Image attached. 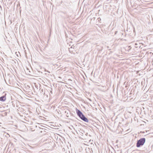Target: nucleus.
Wrapping results in <instances>:
<instances>
[{
    "instance_id": "f257e3e1",
    "label": "nucleus",
    "mask_w": 153,
    "mask_h": 153,
    "mask_svg": "<svg viewBox=\"0 0 153 153\" xmlns=\"http://www.w3.org/2000/svg\"><path fill=\"white\" fill-rule=\"evenodd\" d=\"M146 141L145 138H143L140 139L137 141L136 144V146L137 147H139L143 145Z\"/></svg>"
},
{
    "instance_id": "f03ea898",
    "label": "nucleus",
    "mask_w": 153,
    "mask_h": 153,
    "mask_svg": "<svg viewBox=\"0 0 153 153\" xmlns=\"http://www.w3.org/2000/svg\"><path fill=\"white\" fill-rule=\"evenodd\" d=\"M76 111L77 115L80 118L83 115L82 113L79 110L77 109V108H76Z\"/></svg>"
},
{
    "instance_id": "7ed1b4c3",
    "label": "nucleus",
    "mask_w": 153,
    "mask_h": 153,
    "mask_svg": "<svg viewBox=\"0 0 153 153\" xmlns=\"http://www.w3.org/2000/svg\"><path fill=\"white\" fill-rule=\"evenodd\" d=\"M82 120L85 122L88 123V120L84 115L80 118Z\"/></svg>"
},
{
    "instance_id": "20e7f679",
    "label": "nucleus",
    "mask_w": 153,
    "mask_h": 153,
    "mask_svg": "<svg viewBox=\"0 0 153 153\" xmlns=\"http://www.w3.org/2000/svg\"><path fill=\"white\" fill-rule=\"evenodd\" d=\"M6 99L5 95H3L0 97V101L3 102Z\"/></svg>"
},
{
    "instance_id": "39448f33",
    "label": "nucleus",
    "mask_w": 153,
    "mask_h": 153,
    "mask_svg": "<svg viewBox=\"0 0 153 153\" xmlns=\"http://www.w3.org/2000/svg\"><path fill=\"white\" fill-rule=\"evenodd\" d=\"M50 93L51 94H52V92L51 91H50Z\"/></svg>"
},
{
    "instance_id": "423d86ee",
    "label": "nucleus",
    "mask_w": 153,
    "mask_h": 153,
    "mask_svg": "<svg viewBox=\"0 0 153 153\" xmlns=\"http://www.w3.org/2000/svg\"><path fill=\"white\" fill-rule=\"evenodd\" d=\"M111 13H113V14L114 15V12L113 13V12H112Z\"/></svg>"
},
{
    "instance_id": "0eeeda50",
    "label": "nucleus",
    "mask_w": 153,
    "mask_h": 153,
    "mask_svg": "<svg viewBox=\"0 0 153 153\" xmlns=\"http://www.w3.org/2000/svg\"><path fill=\"white\" fill-rule=\"evenodd\" d=\"M117 32L115 31V34H116V33H117Z\"/></svg>"
},
{
    "instance_id": "6e6552de",
    "label": "nucleus",
    "mask_w": 153,
    "mask_h": 153,
    "mask_svg": "<svg viewBox=\"0 0 153 153\" xmlns=\"http://www.w3.org/2000/svg\"><path fill=\"white\" fill-rule=\"evenodd\" d=\"M47 72H48V73H50V72H49V71H47Z\"/></svg>"
},
{
    "instance_id": "1a4fd4ad",
    "label": "nucleus",
    "mask_w": 153,
    "mask_h": 153,
    "mask_svg": "<svg viewBox=\"0 0 153 153\" xmlns=\"http://www.w3.org/2000/svg\"><path fill=\"white\" fill-rule=\"evenodd\" d=\"M113 28L112 30V31H113Z\"/></svg>"
},
{
    "instance_id": "9d476101",
    "label": "nucleus",
    "mask_w": 153,
    "mask_h": 153,
    "mask_svg": "<svg viewBox=\"0 0 153 153\" xmlns=\"http://www.w3.org/2000/svg\"><path fill=\"white\" fill-rule=\"evenodd\" d=\"M114 24V22L113 23V25Z\"/></svg>"
},
{
    "instance_id": "9b49d317",
    "label": "nucleus",
    "mask_w": 153,
    "mask_h": 153,
    "mask_svg": "<svg viewBox=\"0 0 153 153\" xmlns=\"http://www.w3.org/2000/svg\"><path fill=\"white\" fill-rule=\"evenodd\" d=\"M111 153H112L111 152Z\"/></svg>"
},
{
    "instance_id": "f8f14e48",
    "label": "nucleus",
    "mask_w": 153,
    "mask_h": 153,
    "mask_svg": "<svg viewBox=\"0 0 153 153\" xmlns=\"http://www.w3.org/2000/svg\"><path fill=\"white\" fill-rule=\"evenodd\" d=\"M1 124V123H0V124Z\"/></svg>"
},
{
    "instance_id": "ddd939ff",
    "label": "nucleus",
    "mask_w": 153,
    "mask_h": 153,
    "mask_svg": "<svg viewBox=\"0 0 153 153\" xmlns=\"http://www.w3.org/2000/svg\"><path fill=\"white\" fill-rule=\"evenodd\" d=\"M0 126H1L0 125Z\"/></svg>"
}]
</instances>
